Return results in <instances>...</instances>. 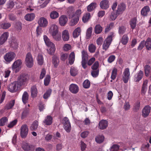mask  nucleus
Here are the masks:
<instances>
[{
  "instance_id": "31",
  "label": "nucleus",
  "mask_w": 151,
  "mask_h": 151,
  "mask_svg": "<svg viewBox=\"0 0 151 151\" xmlns=\"http://www.w3.org/2000/svg\"><path fill=\"white\" fill-rule=\"evenodd\" d=\"M70 72L72 76H75L78 74V71L76 68L72 66L70 68Z\"/></svg>"
},
{
  "instance_id": "10",
  "label": "nucleus",
  "mask_w": 151,
  "mask_h": 151,
  "mask_svg": "<svg viewBox=\"0 0 151 151\" xmlns=\"http://www.w3.org/2000/svg\"><path fill=\"white\" fill-rule=\"evenodd\" d=\"M150 12V9L148 6H144L141 10V14L143 17H145L149 15Z\"/></svg>"
},
{
  "instance_id": "47",
  "label": "nucleus",
  "mask_w": 151,
  "mask_h": 151,
  "mask_svg": "<svg viewBox=\"0 0 151 151\" xmlns=\"http://www.w3.org/2000/svg\"><path fill=\"white\" fill-rule=\"evenodd\" d=\"M114 24V23L111 22L109 24L107 25L105 29L104 32L106 33L108 32L111 29L113 28Z\"/></svg>"
},
{
  "instance_id": "43",
  "label": "nucleus",
  "mask_w": 151,
  "mask_h": 151,
  "mask_svg": "<svg viewBox=\"0 0 151 151\" xmlns=\"http://www.w3.org/2000/svg\"><path fill=\"white\" fill-rule=\"evenodd\" d=\"M117 73V69L114 68H113L112 70L111 78L112 80H114L116 77V76ZM111 82H112V80L110 81Z\"/></svg>"
},
{
  "instance_id": "64",
  "label": "nucleus",
  "mask_w": 151,
  "mask_h": 151,
  "mask_svg": "<svg viewBox=\"0 0 151 151\" xmlns=\"http://www.w3.org/2000/svg\"><path fill=\"white\" fill-rule=\"evenodd\" d=\"M119 146L117 145H114L111 147L110 150L111 151H117L119 148Z\"/></svg>"
},
{
  "instance_id": "55",
  "label": "nucleus",
  "mask_w": 151,
  "mask_h": 151,
  "mask_svg": "<svg viewBox=\"0 0 151 151\" xmlns=\"http://www.w3.org/2000/svg\"><path fill=\"white\" fill-rule=\"evenodd\" d=\"M63 127L65 131L68 133H69L71 130V125L70 123L63 125Z\"/></svg>"
},
{
  "instance_id": "12",
  "label": "nucleus",
  "mask_w": 151,
  "mask_h": 151,
  "mask_svg": "<svg viewBox=\"0 0 151 151\" xmlns=\"http://www.w3.org/2000/svg\"><path fill=\"white\" fill-rule=\"evenodd\" d=\"M126 5L123 3H122L119 4L117 6V9L116 11L117 14L119 15L122 14L125 11L126 9Z\"/></svg>"
},
{
  "instance_id": "34",
  "label": "nucleus",
  "mask_w": 151,
  "mask_h": 151,
  "mask_svg": "<svg viewBox=\"0 0 151 151\" xmlns=\"http://www.w3.org/2000/svg\"><path fill=\"white\" fill-rule=\"evenodd\" d=\"M35 14L34 13L28 14L25 16L24 18L27 21H31L35 18Z\"/></svg>"
},
{
  "instance_id": "20",
  "label": "nucleus",
  "mask_w": 151,
  "mask_h": 151,
  "mask_svg": "<svg viewBox=\"0 0 151 151\" xmlns=\"http://www.w3.org/2000/svg\"><path fill=\"white\" fill-rule=\"evenodd\" d=\"M30 93L31 96L32 98H35L37 96L38 91L35 86H33L31 87Z\"/></svg>"
},
{
  "instance_id": "25",
  "label": "nucleus",
  "mask_w": 151,
  "mask_h": 151,
  "mask_svg": "<svg viewBox=\"0 0 151 151\" xmlns=\"http://www.w3.org/2000/svg\"><path fill=\"white\" fill-rule=\"evenodd\" d=\"M75 55L74 52H72L70 54L68 58V63L70 65H73L75 60Z\"/></svg>"
},
{
  "instance_id": "11",
  "label": "nucleus",
  "mask_w": 151,
  "mask_h": 151,
  "mask_svg": "<svg viewBox=\"0 0 151 151\" xmlns=\"http://www.w3.org/2000/svg\"><path fill=\"white\" fill-rule=\"evenodd\" d=\"M151 108L149 105H147L144 107L142 111V115L144 117L148 116L150 111Z\"/></svg>"
},
{
  "instance_id": "14",
  "label": "nucleus",
  "mask_w": 151,
  "mask_h": 151,
  "mask_svg": "<svg viewBox=\"0 0 151 151\" xmlns=\"http://www.w3.org/2000/svg\"><path fill=\"white\" fill-rule=\"evenodd\" d=\"M99 6L102 9L106 10L109 7V2L107 0H102L100 2Z\"/></svg>"
},
{
  "instance_id": "9",
  "label": "nucleus",
  "mask_w": 151,
  "mask_h": 151,
  "mask_svg": "<svg viewBox=\"0 0 151 151\" xmlns=\"http://www.w3.org/2000/svg\"><path fill=\"white\" fill-rule=\"evenodd\" d=\"M130 73L128 68H125L122 75V80L125 83H127L130 78Z\"/></svg>"
},
{
  "instance_id": "16",
  "label": "nucleus",
  "mask_w": 151,
  "mask_h": 151,
  "mask_svg": "<svg viewBox=\"0 0 151 151\" xmlns=\"http://www.w3.org/2000/svg\"><path fill=\"white\" fill-rule=\"evenodd\" d=\"M70 91L73 93H77L79 91V88L78 85L75 84H71L69 86Z\"/></svg>"
},
{
  "instance_id": "50",
  "label": "nucleus",
  "mask_w": 151,
  "mask_h": 151,
  "mask_svg": "<svg viewBox=\"0 0 151 151\" xmlns=\"http://www.w3.org/2000/svg\"><path fill=\"white\" fill-rule=\"evenodd\" d=\"M140 108V102L137 101L134 104L133 108V110L135 111H137Z\"/></svg>"
},
{
  "instance_id": "29",
  "label": "nucleus",
  "mask_w": 151,
  "mask_h": 151,
  "mask_svg": "<svg viewBox=\"0 0 151 151\" xmlns=\"http://www.w3.org/2000/svg\"><path fill=\"white\" fill-rule=\"evenodd\" d=\"M145 47L148 50H151V38L148 37L145 42Z\"/></svg>"
},
{
  "instance_id": "26",
  "label": "nucleus",
  "mask_w": 151,
  "mask_h": 151,
  "mask_svg": "<svg viewBox=\"0 0 151 151\" xmlns=\"http://www.w3.org/2000/svg\"><path fill=\"white\" fill-rule=\"evenodd\" d=\"M67 18L65 15H62L60 17L59 19V22L61 26H64L66 23Z\"/></svg>"
},
{
  "instance_id": "58",
  "label": "nucleus",
  "mask_w": 151,
  "mask_h": 151,
  "mask_svg": "<svg viewBox=\"0 0 151 151\" xmlns=\"http://www.w3.org/2000/svg\"><path fill=\"white\" fill-rule=\"evenodd\" d=\"M51 92L52 90L51 89H49L47 90L46 92L43 95V98L45 99H47L50 96Z\"/></svg>"
},
{
  "instance_id": "3",
  "label": "nucleus",
  "mask_w": 151,
  "mask_h": 151,
  "mask_svg": "<svg viewBox=\"0 0 151 151\" xmlns=\"http://www.w3.org/2000/svg\"><path fill=\"white\" fill-rule=\"evenodd\" d=\"M25 60L26 65L27 67L31 68L33 66L34 61L32 54L30 52H28L27 54Z\"/></svg>"
},
{
  "instance_id": "30",
  "label": "nucleus",
  "mask_w": 151,
  "mask_h": 151,
  "mask_svg": "<svg viewBox=\"0 0 151 151\" xmlns=\"http://www.w3.org/2000/svg\"><path fill=\"white\" fill-rule=\"evenodd\" d=\"M29 99V95L26 91H24L22 96V101L24 104H26L28 102Z\"/></svg>"
},
{
  "instance_id": "42",
  "label": "nucleus",
  "mask_w": 151,
  "mask_h": 151,
  "mask_svg": "<svg viewBox=\"0 0 151 151\" xmlns=\"http://www.w3.org/2000/svg\"><path fill=\"white\" fill-rule=\"evenodd\" d=\"M96 3H92L87 7L88 12H91L94 10L96 7Z\"/></svg>"
},
{
  "instance_id": "40",
  "label": "nucleus",
  "mask_w": 151,
  "mask_h": 151,
  "mask_svg": "<svg viewBox=\"0 0 151 151\" xmlns=\"http://www.w3.org/2000/svg\"><path fill=\"white\" fill-rule=\"evenodd\" d=\"M104 139V137L103 135H99L95 137V141L97 143L100 144L103 142Z\"/></svg>"
},
{
  "instance_id": "60",
  "label": "nucleus",
  "mask_w": 151,
  "mask_h": 151,
  "mask_svg": "<svg viewBox=\"0 0 151 151\" xmlns=\"http://www.w3.org/2000/svg\"><path fill=\"white\" fill-rule=\"evenodd\" d=\"M96 49V46L93 44L90 45L88 47V50L91 53H93L95 51Z\"/></svg>"
},
{
  "instance_id": "53",
  "label": "nucleus",
  "mask_w": 151,
  "mask_h": 151,
  "mask_svg": "<svg viewBox=\"0 0 151 151\" xmlns=\"http://www.w3.org/2000/svg\"><path fill=\"white\" fill-rule=\"evenodd\" d=\"M43 38L46 45L48 46L50 45H52V43H53L50 41L49 39L46 35H44L43 36Z\"/></svg>"
},
{
  "instance_id": "44",
  "label": "nucleus",
  "mask_w": 151,
  "mask_h": 151,
  "mask_svg": "<svg viewBox=\"0 0 151 151\" xmlns=\"http://www.w3.org/2000/svg\"><path fill=\"white\" fill-rule=\"evenodd\" d=\"M38 122L37 121H35L31 125L30 128L32 130H35L38 128Z\"/></svg>"
},
{
  "instance_id": "62",
  "label": "nucleus",
  "mask_w": 151,
  "mask_h": 151,
  "mask_svg": "<svg viewBox=\"0 0 151 151\" xmlns=\"http://www.w3.org/2000/svg\"><path fill=\"white\" fill-rule=\"evenodd\" d=\"M53 38L56 41H58L61 39V35L60 34H54L52 35Z\"/></svg>"
},
{
  "instance_id": "63",
  "label": "nucleus",
  "mask_w": 151,
  "mask_h": 151,
  "mask_svg": "<svg viewBox=\"0 0 151 151\" xmlns=\"http://www.w3.org/2000/svg\"><path fill=\"white\" fill-rule=\"evenodd\" d=\"M145 40L142 41L137 47V50H141L145 46Z\"/></svg>"
},
{
  "instance_id": "13",
  "label": "nucleus",
  "mask_w": 151,
  "mask_h": 151,
  "mask_svg": "<svg viewBox=\"0 0 151 151\" xmlns=\"http://www.w3.org/2000/svg\"><path fill=\"white\" fill-rule=\"evenodd\" d=\"M144 76L143 71L140 70L138 71L134 76V81L136 82H138L143 78Z\"/></svg>"
},
{
  "instance_id": "15",
  "label": "nucleus",
  "mask_w": 151,
  "mask_h": 151,
  "mask_svg": "<svg viewBox=\"0 0 151 151\" xmlns=\"http://www.w3.org/2000/svg\"><path fill=\"white\" fill-rule=\"evenodd\" d=\"M9 36L8 32H4L0 37V46L3 45L7 40Z\"/></svg>"
},
{
  "instance_id": "46",
  "label": "nucleus",
  "mask_w": 151,
  "mask_h": 151,
  "mask_svg": "<svg viewBox=\"0 0 151 151\" xmlns=\"http://www.w3.org/2000/svg\"><path fill=\"white\" fill-rule=\"evenodd\" d=\"M72 18V19L70 23V25L73 26L77 24L79 21V18L78 17H74L73 18Z\"/></svg>"
},
{
  "instance_id": "18",
  "label": "nucleus",
  "mask_w": 151,
  "mask_h": 151,
  "mask_svg": "<svg viewBox=\"0 0 151 151\" xmlns=\"http://www.w3.org/2000/svg\"><path fill=\"white\" fill-rule=\"evenodd\" d=\"M38 23L40 27H45L47 26L48 22L47 20L44 17L40 18L38 21Z\"/></svg>"
},
{
  "instance_id": "49",
  "label": "nucleus",
  "mask_w": 151,
  "mask_h": 151,
  "mask_svg": "<svg viewBox=\"0 0 151 151\" xmlns=\"http://www.w3.org/2000/svg\"><path fill=\"white\" fill-rule=\"evenodd\" d=\"M0 26L3 29H6L10 27L11 24L9 22H3L1 24Z\"/></svg>"
},
{
  "instance_id": "1",
  "label": "nucleus",
  "mask_w": 151,
  "mask_h": 151,
  "mask_svg": "<svg viewBox=\"0 0 151 151\" xmlns=\"http://www.w3.org/2000/svg\"><path fill=\"white\" fill-rule=\"evenodd\" d=\"M110 34V35L108 36L105 39L103 45V49L105 51L106 50L109 48L112 41V36L114 33L111 32Z\"/></svg>"
},
{
  "instance_id": "61",
  "label": "nucleus",
  "mask_w": 151,
  "mask_h": 151,
  "mask_svg": "<svg viewBox=\"0 0 151 151\" xmlns=\"http://www.w3.org/2000/svg\"><path fill=\"white\" fill-rule=\"evenodd\" d=\"M92 30L93 28L92 27H89L86 33V37L88 38H90L91 36Z\"/></svg>"
},
{
  "instance_id": "19",
  "label": "nucleus",
  "mask_w": 151,
  "mask_h": 151,
  "mask_svg": "<svg viewBox=\"0 0 151 151\" xmlns=\"http://www.w3.org/2000/svg\"><path fill=\"white\" fill-rule=\"evenodd\" d=\"M58 31V27L55 24H52L49 29V32L52 35L57 34Z\"/></svg>"
},
{
  "instance_id": "24",
  "label": "nucleus",
  "mask_w": 151,
  "mask_h": 151,
  "mask_svg": "<svg viewBox=\"0 0 151 151\" xmlns=\"http://www.w3.org/2000/svg\"><path fill=\"white\" fill-rule=\"evenodd\" d=\"M22 64V61L21 60H17L15 61L12 65L13 69L19 68L20 67Z\"/></svg>"
},
{
  "instance_id": "32",
  "label": "nucleus",
  "mask_w": 151,
  "mask_h": 151,
  "mask_svg": "<svg viewBox=\"0 0 151 151\" xmlns=\"http://www.w3.org/2000/svg\"><path fill=\"white\" fill-rule=\"evenodd\" d=\"M52 62L54 66L56 67L58 66L59 63V60L58 58L56 55H54L52 58Z\"/></svg>"
},
{
  "instance_id": "7",
  "label": "nucleus",
  "mask_w": 151,
  "mask_h": 151,
  "mask_svg": "<svg viewBox=\"0 0 151 151\" xmlns=\"http://www.w3.org/2000/svg\"><path fill=\"white\" fill-rule=\"evenodd\" d=\"M28 79L29 76L28 75L23 74L19 77L17 82L21 86L26 82L28 80Z\"/></svg>"
},
{
  "instance_id": "17",
  "label": "nucleus",
  "mask_w": 151,
  "mask_h": 151,
  "mask_svg": "<svg viewBox=\"0 0 151 151\" xmlns=\"http://www.w3.org/2000/svg\"><path fill=\"white\" fill-rule=\"evenodd\" d=\"M108 125V122L106 120H101L99 122L98 127L101 129H104L106 128Z\"/></svg>"
},
{
  "instance_id": "51",
  "label": "nucleus",
  "mask_w": 151,
  "mask_h": 151,
  "mask_svg": "<svg viewBox=\"0 0 151 151\" xmlns=\"http://www.w3.org/2000/svg\"><path fill=\"white\" fill-rule=\"evenodd\" d=\"M126 28L123 26L119 27L118 33L120 35H122L124 34L126 31Z\"/></svg>"
},
{
  "instance_id": "28",
  "label": "nucleus",
  "mask_w": 151,
  "mask_h": 151,
  "mask_svg": "<svg viewBox=\"0 0 151 151\" xmlns=\"http://www.w3.org/2000/svg\"><path fill=\"white\" fill-rule=\"evenodd\" d=\"M47 46L50 47L49 50H47L48 53L51 55H53L55 50V45L53 43L52 45Z\"/></svg>"
},
{
  "instance_id": "2",
  "label": "nucleus",
  "mask_w": 151,
  "mask_h": 151,
  "mask_svg": "<svg viewBox=\"0 0 151 151\" xmlns=\"http://www.w3.org/2000/svg\"><path fill=\"white\" fill-rule=\"evenodd\" d=\"M68 11L69 13V18H73L74 17H78L79 18V17L82 13L81 10L80 9H78L75 12H74L73 7L69 8Z\"/></svg>"
},
{
  "instance_id": "48",
  "label": "nucleus",
  "mask_w": 151,
  "mask_h": 151,
  "mask_svg": "<svg viewBox=\"0 0 151 151\" xmlns=\"http://www.w3.org/2000/svg\"><path fill=\"white\" fill-rule=\"evenodd\" d=\"M59 16V13L55 11H53L50 14V17L52 19H55L57 18Z\"/></svg>"
},
{
  "instance_id": "6",
  "label": "nucleus",
  "mask_w": 151,
  "mask_h": 151,
  "mask_svg": "<svg viewBox=\"0 0 151 151\" xmlns=\"http://www.w3.org/2000/svg\"><path fill=\"white\" fill-rule=\"evenodd\" d=\"M16 55L13 52H9L4 55V59L8 63H9L14 59Z\"/></svg>"
},
{
  "instance_id": "33",
  "label": "nucleus",
  "mask_w": 151,
  "mask_h": 151,
  "mask_svg": "<svg viewBox=\"0 0 151 151\" xmlns=\"http://www.w3.org/2000/svg\"><path fill=\"white\" fill-rule=\"evenodd\" d=\"M91 17L90 14L87 12L84 14L82 17V21L84 23L87 22Z\"/></svg>"
},
{
  "instance_id": "23",
  "label": "nucleus",
  "mask_w": 151,
  "mask_h": 151,
  "mask_svg": "<svg viewBox=\"0 0 151 151\" xmlns=\"http://www.w3.org/2000/svg\"><path fill=\"white\" fill-rule=\"evenodd\" d=\"M62 37L64 41H68L70 38L69 34L67 30H64L62 32Z\"/></svg>"
},
{
  "instance_id": "37",
  "label": "nucleus",
  "mask_w": 151,
  "mask_h": 151,
  "mask_svg": "<svg viewBox=\"0 0 151 151\" xmlns=\"http://www.w3.org/2000/svg\"><path fill=\"white\" fill-rule=\"evenodd\" d=\"M119 15L117 14V12L114 11H112L109 16V18L111 21H114L116 19L118 16Z\"/></svg>"
},
{
  "instance_id": "52",
  "label": "nucleus",
  "mask_w": 151,
  "mask_h": 151,
  "mask_svg": "<svg viewBox=\"0 0 151 151\" xmlns=\"http://www.w3.org/2000/svg\"><path fill=\"white\" fill-rule=\"evenodd\" d=\"M37 60L38 64L40 65H42L44 62L43 56L41 54H39L38 56Z\"/></svg>"
},
{
  "instance_id": "8",
  "label": "nucleus",
  "mask_w": 151,
  "mask_h": 151,
  "mask_svg": "<svg viewBox=\"0 0 151 151\" xmlns=\"http://www.w3.org/2000/svg\"><path fill=\"white\" fill-rule=\"evenodd\" d=\"M28 132V128L26 124L22 125L20 129V136L23 138H25L27 136Z\"/></svg>"
},
{
  "instance_id": "54",
  "label": "nucleus",
  "mask_w": 151,
  "mask_h": 151,
  "mask_svg": "<svg viewBox=\"0 0 151 151\" xmlns=\"http://www.w3.org/2000/svg\"><path fill=\"white\" fill-rule=\"evenodd\" d=\"M8 121V118L7 117H4L0 119V126H3Z\"/></svg>"
},
{
  "instance_id": "59",
  "label": "nucleus",
  "mask_w": 151,
  "mask_h": 151,
  "mask_svg": "<svg viewBox=\"0 0 151 151\" xmlns=\"http://www.w3.org/2000/svg\"><path fill=\"white\" fill-rule=\"evenodd\" d=\"M83 85L84 88H88L90 86V82L88 80H86L83 82Z\"/></svg>"
},
{
  "instance_id": "4",
  "label": "nucleus",
  "mask_w": 151,
  "mask_h": 151,
  "mask_svg": "<svg viewBox=\"0 0 151 151\" xmlns=\"http://www.w3.org/2000/svg\"><path fill=\"white\" fill-rule=\"evenodd\" d=\"M21 86L17 81L14 82L8 86V90L11 92H16Z\"/></svg>"
},
{
  "instance_id": "22",
  "label": "nucleus",
  "mask_w": 151,
  "mask_h": 151,
  "mask_svg": "<svg viewBox=\"0 0 151 151\" xmlns=\"http://www.w3.org/2000/svg\"><path fill=\"white\" fill-rule=\"evenodd\" d=\"M148 82V81L147 80H145L143 81L141 92V93L142 95H144L145 94L146 91H147Z\"/></svg>"
},
{
  "instance_id": "36",
  "label": "nucleus",
  "mask_w": 151,
  "mask_h": 151,
  "mask_svg": "<svg viewBox=\"0 0 151 151\" xmlns=\"http://www.w3.org/2000/svg\"><path fill=\"white\" fill-rule=\"evenodd\" d=\"M81 32V29L79 27L76 28L73 31V37L74 38L78 37L80 34Z\"/></svg>"
},
{
  "instance_id": "35",
  "label": "nucleus",
  "mask_w": 151,
  "mask_h": 151,
  "mask_svg": "<svg viewBox=\"0 0 151 151\" xmlns=\"http://www.w3.org/2000/svg\"><path fill=\"white\" fill-rule=\"evenodd\" d=\"M15 104L14 100H12L9 102L5 107V108L7 110L12 109Z\"/></svg>"
},
{
  "instance_id": "45",
  "label": "nucleus",
  "mask_w": 151,
  "mask_h": 151,
  "mask_svg": "<svg viewBox=\"0 0 151 151\" xmlns=\"http://www.w3.org/2000/svg\"><path fill=\"white\" fill-rule=\"evenodd\" d=\"M129 38L127 35H124L121 39V42L123 45H126L128 42Z\"/></svg>"
},
{
  "instance_id": "41",
  "label": "nucleus",
  "mask_w": 151,
  "mask_h": 151,
  "mask_svg": "<svg viewBox=\"0 0 151 151\" xmlns=\"http://www.w3.org/2000/svg\"><path fill=\"white\" fill-rule=\"evenodd\" d=\"M102 27L100 24H97L95 27V33L96 34L100 33L102 31Z\"/></svg>"
},
{
  "instance_id": "21",
  "label": "nucleus",
  "mask_w": 151,
  "mask_h": 151,
  "mask_svg": "<svg viewBox=\"0 0 151 151\" xmlns=\"http://www.w3.org/2000/svg\"><path fill=\"white\" fill-rule=\"evenodd\" d=\"M43 123L47 126L51 125L52 122V118L50 116H47L45 117L43 122Z\"/></svg>"
},
{
  "instance_id": "39",
  "label": "nucleus",
  "mask_w": 151,
  "mask_h": 151,
  "mask_svg": "<svg viewBox=\"0 0 151 151\" xmlns=\"http://www.w3.org/2000/svg\"><path fill=\"white\" fill-rule=\"evenodd\" d=\"M29 109L25 108L22 112L21 118L23 119L26 118L29 112Z\"/></svg>"
},
{
  "instance_id": "56",
  "label": "nucleus",
  "mask_w": 151,
  "mask_h": 151,
  "mask_svg": "<svg viewBox=\"0 0 151 151\" xmlns=\"http://www.w3.org/2000/svg\"><path fill=\"white\" fill-rule=\"evenodd\" d=\"M50 80V77L49 75H47L44 80V84L45 86H47Z\"/></svg>"
},
{
  "instance_id": "27",
  "label": "nucleus",
  "mask_w": 151,
  "mask_h": 151,
  "mask_svg": "<svg viewBox=\"0 0 151 151\" xmlns=\"http://www.w3.org/2000/svg\"><path fill=\"white\" fill-rule=\"evenodd\" d=\"M145 74L146 76L147 77L151 72V67L148 65H145L144 67Z\"/></svg>"
},
{
  "instance_id": "38",
  "label": "nucleus",
  "mask_w": 151,
  "mask_h": 151,
  "mask_svg": "<svg viewBox=\"0 0 151 151\" xmlns=\"http://www.w3.org/2000/svg\"><path fill=\"white\" fill-rule=\"evenodd\" d=\"M137 19L134 18L132 19L129 22V24L131 28L133 29H135L136 26Z\"/></svg>"
},
{
  "instance_id": "57",
  "label": "nucleus",
  "mask_w": 151,
  "mask_h": 151,
  "mask_svg": "<svg viewBox=\"0 0 151 151\" xmlns=\"http://www.w3.org/2000/svg\"><path fill=\"white\" fill-rule=\"evenodd\" d=\"M31 146L29 144L25 143H24L22 147L23 149L25 151H28L30 150Z\"/></svg>"
},
{
  "instance_id": "5",
  "label": "nucleus",
  "mask_w": 151,
  "mask_h": 151,
  "mask_svg": "<svg viewBox=\"0 0 151 151\" xmlns=\"http://www.w3.org/2000/svg\"><path fill=\"white\" fill-rule=\"evenodd\" d=\"M82 61L81 65L82 67L85 69L87 67L86 65L87 63V60L88 58V55L86 51L83 50L82 52Z\"/></svg>"
}]
</instances>
